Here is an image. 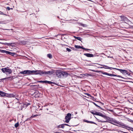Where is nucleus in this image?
Returning a JSON list of instances; mask_svg holds the SVG:
<instances>
[{"label": "nucleus", "mask_w": 133, "mask_h": 133, "mask_svg": "<svg viewBox=\"0 0 133 133\" xmlns=\"http://www.w3.org/2000/svg\"><path fill=\"white\" fill-rule=\"evenodd\" d=\"M113 69H115L119 71L121 73H122L123 74H124L125 73H127V71L125 70H122L116 68H113Z\"/></svg>", "instance_id": "f8f14e48"}, {"label": "nucleus", "mask_w": 133, "mask_h": 133, "mask_svg": "<svg viewBox=\"0 0 133 133\" xmlns=\"http://www.w3.org/2000/svg\"><path fill=\"white\" fill-rule=\"evenodd\" d=\"M84 121L85 122L87 123H91V124H96V123H95V122H93L91 121H89L87 120H84Z\"/></svg>", "instance_id": "6ab92c4d"}, {"label": "nucleus", "mask_w": 133, "mask_h": 133, "mask_svg": "<svg viewBox=\"0 0 133 133\" xmlns=\"http://www.w3.org/2000/svg\"><path fill=\"white\" fill-rule=\"evenodd\" d=\"M77 114V112H75V114L76 115Z\"/></svg>", "instance_id": "a19ab883"}, {"label": "nucleus", "mask_w": 133, "mask_h": 133, "mask_svg": "<svg viewBox=\"0 0 133 133\" xmlns=\"http://www.w3.org/2000/svg\"><path fill=\"white\" fill-rule=\"evenodd\" d=\"M130 71L131 72V71L130 70Z\"/></svg>", "instance_id": "5fc2aeb1"}, {"label": "nucleus", "mask_w": 133, "mask_h": 133, "mask_svg": "<svg viewBox=\"0 0 133 133\" xmlns=\"http://www.w3.org/2000/svg\"><path fill=\"white\" fill-rule=\"evenodd\" d=\"M30 103H26L25 104H24L26 107H27L28 106L30 105Z\"/></svg>", "instance_id": "cd10ccee"}, {"label": "nucleus", "mask_w": 133, "mask_h": 133, "mask_svg": "<svg viewBox=\"0 0 133 133\" xmlns=\"http://www.w3.org/2000/svg\"><path fill=\"white\" fill-rule=\"evenodd\" d=\"M84 55L88 57H93L94 56V55L92 54L85 53Z\"/></svg>", "instance_id": "4468645a"}, {"label": "nucleus", "mask_w": 133, "mask_h": 133, "mask_svg": "<svg viewBox=\"0 0 133 133\" xmlns=\"http://www.w3.org/2000/svg\"><path fill=\"white\" fill-rule=\"evenodd\" d=\"M47 109V110H48V109Z\"/></svg>", "instance_id": "8fccbe9b"}, {"label": "nucleus", "mask_w": 133, "mask_h": 133, "mask_svg": "<svg viewBox=\"0 0 133 133\" xmlns=\"http://www.w3.org/2000/svg\"><path fill=\"white\" fill-rule=\"evenodd\" d=\"M57 128H64V125L63 124L58 125L57 126Z\"/></svg>", "instance_id": "412c9836"}, {"label": "nucleus", "mask_w": 133, "mask_h": 133, "mask_svg": "<svg viewBox=\"0 0 133 133\" xmlns=\"http://www.w3.org/2000/svg\"><path fill=\"white\" fill-rule=\"evenodd\" d=\"M68 75V74L66 72L62 71V77H66Z\"/></svg>", "instance_id": "2eb2a0df"}, {"label": "nucleus", "mask_w": 133, "mask_h": 133, "mask_svg": "<svg viewBox=\"0 0 133 133\" xmlns=\"http://www.w3.org/2000/svg\"><path fill=\"white\" fill-rule=\"evenodd\" d=\"M75 47L76 48L78 49H81V48L82 49V48H83V46H81L79 45H75Z\"/></svg>", "instance_id": "aec40b11"}, {"label": "nucleus", "mask_w": 133, "mask_h": 133, "mask_svg": "<svg viewBox=\"0 0 133 133\" xmlns=\"http://www.w3.org/2000/svg\"><path fill=\"white\" fill-rule=\"evenodd\" d=\"M103 37H106L105 36H103Z\"/></svg>", "instance_id": "09e8293b"}, {"label": "nucleus", "mask_w": 133, "mask_h": 133, "mask_svg": "<svg viewBox=\"0 0 133 133\" xmlns=\"http://www.w3.org/2000/svg\"><path fill=\"white\" fill-rule=\"evenodd\" d=\"M12 43H4V44L5 45H7L8 46H10L11 45Z\"/></svg>", "instance_id": "393cba45"}, {"label": "nucleus", "mask_w": 133, "mask_h": 133, "mask_svg": "<svg viewBox=\"0 0 133 133\" xmlns=\"http://www.w3.org/2000/svg\"><path fill=\"white\" fill-rule=\"evenodd\" d=\"M66 50L67 51H68L69 52H70L71 50L70 49L68 48H66Z\"/></svg>", "instance_id": "c756f323"}, {"label": "nucleus", "mask_w": 133, "mask_h": 133, "mask_svg": "<svg viewBox=\"0 0 133 133\" xmlns=\"http://www.w3.org/2000/svg\"><path fill=\"white\" fill-rule=\"evenodd\" d=\"M0 52L2 53H5L12 56H14L15 54L14 52H12L10 51L2 50H0Z\"/></svg>", "instance_id": "39448f33"}, {"label": "nucleus", "mask_w": 133, "mask_h": 133, "mask_svg": "<svg viewBox=\"0 0 133 133\" xmlns=\"http://www.w3.org/2000/svg\"><path fill=\"white\" fill-rule=\"evenodd\" d=\"M97 72H101L102 74H103L107 75H108L109 76H116V77H121L122 78H124L122 77V76H120V75H115V74H109V73H108L106 72H104L103 71H98Z\"/></svg>", "instance_id": "20e7f679"}, {"label": "nucleus", "mask_w": 133, "mask_h": 133, "mask_svg": "<svg viewBox=\"0 0 133 133\" xmlns=\"http://www.w3.org/2000/svg\"><path fill=\"white\" fill-rule=\"evenodd\" d=\"M1 12V13H0V14H2V15H5V14H3V12Z\"/></svg>", "instance_id": "58836bf2"}, {"label": "nucleus", "mask_w": 133, "mask_h": 133, "mask_svg": "<svg viewBox=\"0 0 133 133\" xmlns=\"http://www.w3.org/2000/svg\"><path fill=\"white\" fill-rule=\"evenodd\" d=\"M36 116H37V115H34V116H31V117H35Z\"/></svg>", "instance_id": "e433bc0d"}, {"label": "nucleus", "mask_w": 133, "mask_h": 133, "mask_svg": "<svg viewBox=\"0 0 133 133\" xmlns=\"http://www.w3.org/2000/svg\"><path fill=\"white\" fill-rule=\"evenodd\" d=\"M82 49H83L85 50H91L90 49H88L85 48L83 47V48H82Z\"/></svg>", "instance_id": "7c9ffc66"}, {"label": "nucleus", "mask_w": 133, "mask_h": 133, "mask_svg": "<svg viewBox=\"0 0 133 133\" xmlns=\"http://www.w3.org/2000/svg\"><path fill=\"white\" fill-rule=\"evenodd\" d=\"M0 12H2L0 11Z\"/></svg>", "instance_id": "3c124183"}, {"label": "nucleus", "mask_w": 133, "mask_h": 133, "mask_svg": "<svg viewBox=\"0 0 133 133\" xmlns=\"http://www.w3.org/2000/svg\"><path fill=\"white\" fill-rule=\"evenodd\" d=\"M109 111H110L111 112H113V110H109Z\"/></svg>", "instance_id": "4c0bfd02"}, {"label": "nucleus", "mask_w": 133, "mask_h": 133, "mask_svg": "<svg viewBox=\"0 0 133 133\" xmlns=\"http://www.w3.org/2000/svg\"><path fill=\"white\" fill-rule=\"evenodd\" d=\"M47 57L50 59H51L52 58V56L51 54H48L47 55Z\"/></svg>", "instance_id": "5701e85b"}, {"label": "nucleus", "mask_w": 133, "mask_h": 133, "mask_svg": "<svg viewBox=\"0 0 133 133\" xmlns=\"http://www.w3.org/2000/svg\"><path fill=\"white\" fill-rule=\"evenodd\" d=\"M121 17V20L123 21H125V22H130V21L129 20L127 17L123 16H120Z\"/></svg>", "instance_id": "6e6552de"}, {"label": "nucleus", "mask_w": 133, "mask_h": 133, "mask_svg": "<svg viewBox=\"0 0 133 133\" xmlns=\"http://www.w3.org/2000/svg\"><path fill=\"white\" fill-rule=\"evenodd\" d=\"M75 37V38L79 41H81L82 39V38L79 37Z\"/></svg>", "instance_id": "4be33fe9"}, {"label": "nucleus", "mask_w": 133, "mask_h": 133, "mask_svg": "<svg viewBox=\"0 0 133 133\" xmlns=\"http://www.w3.org/2000/svg\"><path fill=\"white\" fill-rule=\"evenodd\" d=\"M71 116V114L70 113H68L66 116L65 117V119H66L65 122L66 123L69 122L70 121Z\"/></svg>", "instance_id": "423d86ee"}, {"label": "nucleus", "mask_w": 133, "mask_h": 133, "mask_svg": "<svg viewBox=\"0 0 133 133\" xmlns=\"http://www.w3.org/2000/svg\"><path fill=\"white\" fill-rule=\"evenodd\" d=\"M6 9L8 10H9L10 9V8L9 7H7Z\"/></svg>", "instance_id": "72a5a7b5"}, {"label": "nucleus", "mask_w": 133, "mask_h": 133, "mask_svg": "<svg viewBox=\"0 0 133 133\" xmlns=\"http://www.w3.org/2000/svg\"><path fill=\"white\" fill-rule=\"evenodd\" d=\"M38 82L39 83H44V81H38Z\"/></svg>", "instance_id": "473e14b6"}, {"label": "nucleus", "mask_w": 133, "mask_h": 133, "mask_svg": "<svg viewBox=\"0 0 133 133\" xmlns=\"http://www.w3.org/2000/svg\"><path fill=\"white\" fill-rule=\"evenodd\" d=\"M1 70L3 73L6 74H10L12 72V70L8 67L2 68Z\"/></svg>", "instance_id": "f03ea898"}, {"label": "nucleus", "mask_w": 133, "mask_h": 133, "mask_svg": "<svg viewBox=\"0 0 133 133\" xmlns=\"http://www.w3.org/2000/svg\"><path fill=\"white\" fill-rule=\"evenodd\" d=\"M97 119L98 120V122H106V121H101V120H99V119Z\"/></svg>", "instance_id": "c85d7f7f"}, {"label": "nucleus", "mask_w": 133, "mask_h": 133, "mask_svg": "<svg viewBox=\"0 0 133 133\" xmlns=\"http://www.w3.org/2000/svg\"><path fill=\"white\" fill-rule=\"evenodd\" d=\"M56 75L59 78L62 77V71L58 70L56 72Z\"/></svg>", "instance_id": "1a4fd4ad"}, {"label": "nucleus", "mask_w": 133, "mask_h": 133, "mask_svg": "<svg viewBox=\"0 0 133 133\" xmlns=\"http://www.w3.org/2000/svg\"><path fill=\"white\" fill-rule=\"evenodd\" d=\"M63 124L64 125V127L65 125H67L70 126L68 124Z\"/></svg>", "instance_id": "f704fd0d"}, {"label": "nucleus", "mask_w": 133, "mask_h": 133, "mask_svg": "<svg viewBox=\"0 0 133 133\" xmlns=\"http://www.w3.org/2000/svg\"><path fill=\"white\" fill-rule=\"evenodd\" d=\"M14 77L13 76H10L7 78H5L1 79V80H5L6 79L7 81L8 80H12L14 78Z\"/></svg>", "instance_id": "ddd939ff"}, {"label": "nucleus", "mask_w": 133, "mask_h": 133, "mask_svg": "<svg viewBox=\"0 0 133 133\" xmlns=\"http://www.w3.org/2000/svg\"><path fill=\"white\" fill-rule=\"evenodd\" d=\"M131 122L132 123H133V120H131Z\"/></svg>", "instance_id": "79ce46f5"}, {"label": "nucleus", "mask_w": 133, "mask_h": 133, "mask_svg": "<svg viewBox=\"0 0 133 133\" xmlns=\"http://www.w3.org/2000/svg\"><path fill=\"white\" fill-rule=\"evenodd\" d=\"M43 75H50L52 74L53 73V72L52 71H45L43 70Z\"/></svg>", "instance_id": "9d476101"}, {"label": "nucleus", "mask_w": 133, "mask_h": 133, "mask_svg": "<svg viewBox=\"0 0 133 133\" xmlns=\"http://www.w3.org/2000/svg\"><path fill=\"white\" fill-rule=\"evenodd\" d=\"M97 112L95 111H90V112L92 114L94 115H96V113Z\"/></svg>", "instance_id": "b1692460"}, {"label": "nucleus", "mask_w": 133, "mask_h": 133, "mask_svg": "<svg viewBox=\"0 0 133 133\" xmlns=\"http://www.w3.org/2000/svg\"><path fill=\"white\" fill-rule=\"evenodd\" d=\"M127 127L130 129H131L130 130H131L132 131H133V128L130 127Z\"/></svg>", "instance_id": "2f4dec72"}, {"label": "nucleus", "mask_w": 133, "mask_h": 133, "mask_svg": "<svg viewBox=\"0 0 133 133\" xmlns=\"http://www.w3.org/2000/svg\"><path fill=\"white\" fill-rule=\"evenodd\" d=\"M92 103L94 104V105H95L96 107H98L99 108H100L101 109V110H102V108H101L100 106H99L98 105H97L95 103L93 102H92Z\"/></svg>", "instance_id": "a878e982"}, {"label": "nucleus", "mask_w": 133, "mask_h": 133, "mask_svg": "<svg viewBox=\"0 0 133 133\" xmlns=\"http://www.w3.org/2000/svg\"><path fill=\"white\" fill-rule=\"evenodd\" d=\"M19 126V123L18 122L16 123L15 125V126L16 128H17Z\"/></svg>", "instance_id": "bb28decb"}, {"label": "nucleus", "mask_w": 133, "mask_h": 133, "mask_svg": "<svg viewBox=\"0 0 133 133\" xmlns=\"http://www.w3.org/2000/svg\"><path fill=\"white\" fill-rule=\"evenodd\" d=\"M101 65L102 66H103L105 67V68H104L106 69H109L111 70V69H113V68L109 67L108 66H107V65Z\"/></svg>", "instance_id": "f3484780"}, {"label": "nucleus", "mask_w": 133, "mask_h": 133, "mask_svg": "<svg viewBox=\"0 0 133 133\" xmlns=\"http://www.w3.org/2000/svg\"><path fill=\"white\" fill-rule=\"evenodd\" d=\"M104 68V67H101V68Z\"/></svg>", "instance_id": "c03bdc74"}, {"label": "nucleus", "mask_w": 133, "mask_h": 133, "mask_svg": "<svg viewBox=\"0 0 133 133\" xmlns=\"http://www.w3.org/2000/svg\"><path fill=\"white\" fill-rule=\"evenodd\" d=\"M130 71L131 72V71L130 70Z\"/></svg>", "instance_id": "864d4df0"}, {"label": "nucleus", "mask_w": 133, "mask_h": 133, "mask_svg": "<svg viewBox=\"0 0 133 133\" xmlns=\"http://www.w3.org/2000/svg\"><path fill=\"white\" fill-rule=\"evenodd\" d=\"M96 115L101 116L105 119L107 118V116L105 115H103L101 112H97L96 113Z\"/></svg>", "instance_id": "9b49d317"}, {"label": "nucleus", "mask_w": 133, "mask_h": 133, "mask_svg": "<svg viewBox=\"0 0 133 133\" xmlns=\"http://www.w3.org/2000/svg\"><path fill=\"white\" fill-rule=\"evenodd\" d=\"M111 78L112 79H114V80H116V79H114V78Z\"/></svg>", "instance_id": "37998d69"}, {"label": "nucleus", "mask_w": 133, "mask_h": 133, "mask_svg": "<svg viewBox=\"0 0 133 133\" xmlns=\"http://www.w3.org/2000/svg\"><path fill=\"white\" fill-rule=\"evenodd\" d=\"M125 73L126 74H127L129 76L130 75V73H129L128 71L127 73Z\"/></svg>", "instance_id": "c9c22d12"}, {"label": "nucleus", "mask_w": 133, "mask_h": 133, "mask_svg": "<svg viewBox=\"0 0 133 133\" xmlns=\"http://www.w3.org/2000/svg\"><path fill=\"white\" fill-rule=\"evenodd\" d=\"M4 96H6L9 97H14L15 96L13 94H6L5 92L0 91V96L3 97Z\"/></svg>", "instance_id": "7ed1b4c3"}, {"label": "nucleus", "mask_w": 133, "mask_h": 133, "mask_svg": "<svg viewBox=\"0 0 133 133\" xmlns=\"http://www.w3.org/2000/svg\"><path fill=\"white\" fill-rule=\"evenodd\" d=\"M2 22H0V24H1L2 23Z\"/></svg>", "instance_id": "49530a36"}, {"label": "nucleus", "mask_w": 133, "mask_h": 133, "mask_svg": "<svg viewBox=\"0 0 133 133\" xmlns=\"http://www.w3.org/2000/svg\"><path fill=\"white\" fill-rule=\"evenodd\" d=\"M44 83H48V84H56V83H55V82H52L49 81H44Z\"/></svg>", "instance_id": "dca6fc26"}, {"label": "nucleus", "mask_w": 133, "mask_h": 133, "mask_svg": "<svg viewBox=\"0 0 133 133\" xmlns=\"http://www.w3.org/2000/svg\"><path fill=\"white\" fill-rule=\"evenodd\" d=\"M43 70H28L22 71L20 72V73L24 74H27L28 75L33 74H34L35 75H39L42 76L43 75Z\"/></svg>", "instance_id": "f257e3e1"}, {"label": "nucleus", "mask_w": 133, "mask_h": 133, "mask_svg": "<svg viewBox=\"0 0 133 133\" xmlns=\"http://www.w3.org/2000/svg\"><path fill=\"white\" fill-rule=\"evenodd\" d=\"M28 43V42L26 41H22L20 42V43L21 44L23 45H25L27 44Z\"/></svg>", "instance_id": "a211bd4d"}, {"label": "nucleus", "mask_w": 133, "mask_h": 133, "mask_svg": "<svg viewBox=\"0 0 133 133\" xmlns=\"http://www.w3.org/2000/svg\"><path fill=\"white\" fill-rule=\"evenodd\" d=\"M82 26H84V24H82Z\"/></svg>", "instance_id": "a18cd8bd"}, {"label": "nucleus", "mask_w": 133, "mask_h": 133, "mask_svg": "<svg viewBox=\"0 0 133 133\" xmlns=\"http://www.w3.org/2000/svg\"><path fill=\"white\" fill-rule=\"evenodd\" d=\"M111 121L112 122L111 123L117 126V124L122 125L121 124L119 123V122H117V121L115 119L112 118L111 120Z\"/></svg>", "instance_id": "0eeeda50"}, {"label": "nucleus", "mask_w": 133, "mask_h": 133, "mask_svg": "<svg viewBox=\"0 0 133 133\" xmlns=\"http://www.w3.org/2000/svg\"><path fill=\"white\" fill-rule=\"evenodd\" d=\"M130 71L131 72V71L130 70Z\"/></svg>", "instance_id": "6e6d98bb"}, {"label": "nucleus", "mask_w": 133, "mask_h": 133, "mask_svg": "<svg viewBox=\"0 0 133 133\" xmlns=\"http://www.w3.org/2000/svg\"><path fill=\"white\" fill-rule=\"evenodd\" d=\"M10 9H13V8H10Z\"/></svg>", "instance_id": "de8ad7c7"}, {"label": "nucleus", "mask_w": 133, "mask_h": 133, "mask_svg": "<svg viewBox=\"0 0 133 133\" xmlns=\"http://www.w3.org/2000/svg\"><path fill=\"white\" fill-rule=\"evenodd\" d=\"M118 80H119V81L121 80H120V79H118Z\"/></svg>", "instance_id": "603ef678"}, {"label": "nucleus", "mask_w": 133, "mask_h": 133, "mask_svg": "<svg viewBox=\"0 0 133 133\" xmlns=\"http://www.w3.org/2000/svg\"><path fill=\"white\" fill-rule=\"evenodd\" d=\"M131 28H133V26H131Z\"/></svg>", "instance_id": "ea45409f"}]
</instances>
